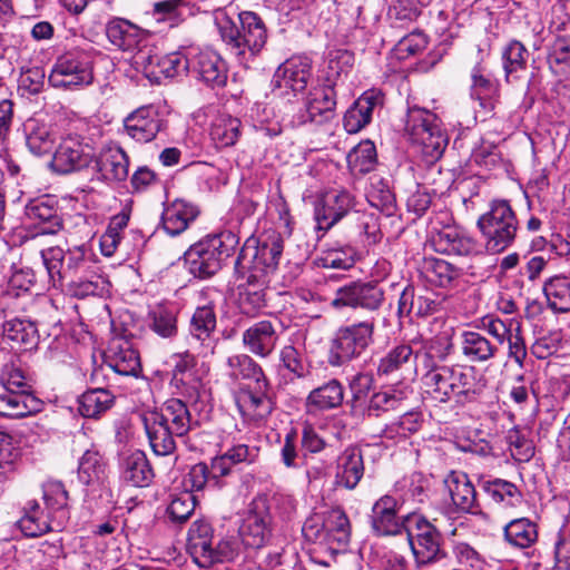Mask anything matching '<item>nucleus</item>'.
Masks as SVG:
<instances>
[{"label":"nucleus","instance_id":"nucleus-18","mask_svg":"<svg viewBox=\"0 0 570 570\" xmlns=\"http://www.w3.org/2000/svg\"><path fill=\"white\" fill-rule=\"evenodd\" d=\"M336 92L332 85L314 87L305 98L304 107L296 115L297 125H322L334 118Z\"/></svg>","mask_w":570,"mask_h":570},{"label":"nucleus","instance_id":"nucleus-60","mask_svg":"<svg viewBox=\"0 0 570 570\" xmlns=\"http://www.w3.org/2000/svg\"><path fill=\"white\" fill-rule=\"evenodd\" d=\"M476 327L488 333L494 344H499V348L505 344L509 334L514 330L513 321H503L494 314H487L479 318Z\"/></svg>","mask_w":570,"mask_h":570},{"label":"nucleus","instance_id":"nucleus-62","mask_svg":"<svg viewBox=\"0 0 570 570\" xmlns=\"http://www.w3.org/2000/svg\"><path fill=\"white\" fill-rule=\"evenodd\" d=\"M157 49L148 43V37L141 46H137L131 56V63L137 71L142 72L149 80L157 79V66L150 67V61L156 59Z\"/></svg>","mask_w":570,"mask_h":570},{"label":"nucleus","instance_id":"nucleus-8","mask_svg":"<svg viewBox=\"0 0 570 570\" xmlns=\"http://www.w3.org/2000/svg\"><path fill=\"white\" fill-rule=\"evenodd\" d=\"M304 538L325 547L332 552L344 550L351 538V523L341 508L307 518L302 527Z\"/></svg>","mask_w":570,"mask_h":570},{"label":"nucleus","instance_id":"nucleus-45","mask_svg":"<svg viewBox=\"0 0 570 570\" xmlns=\"http://www.w3.org/2000/svg\"><path fill=\"white\" fill-rule=\"evenodd\" d=\"M99 269L100 268L96 266L68 281L67 288L69 294L77 298L104 294L107 289L108 282L100 274Z\"/></svg>","mask_w":570,"mask_h":570},{"label":"nucleus","instance_id":"nucleus-61","mask_svg":"<svg viewBox=\"0 0 570 570\" xmlns=\"http://www.w3.org/2000/svg\"><path fill=\"white\" fill-rule=\"evenodd\" d=\"M413 356V350L409 344H400L391 348L381 360L377 366L379 375H389L402 367Z\"/></svg>","mask_w":570,"mask_h":570},{"label":"nucleus","instance_id":"nucleus-57","mask_svg":"<svg viewBox=\"0 0 570 570\" xmlns=\"http://www.w3.org/2000/svg\"><path fill=\"white\" fill-rule=\"evenodd\" d=\"M189 67L190 58L185 57L180 52H171L161 56L160 59L157 60V79H154V81L159 83L163 78L171 79L184 75L189 70Z\"/></svg>","mask_w":570,"mask_h":570},{"label":"nucleus","instance_id":"nucleus-20","mask_svg":"<svg viewBox=\"0 0 570 570\" xmlns=\"http://www.w3.org/2000/svg\"><path fill=\"white\" fill-rule=\"evenodd\" d=\"M165 128L166 120L154 105L137 108L124 120L125 132L140 144L154 140Z\"/></svg>","mask_w":570,"mask_h":570},{"label":"nucleus","instance_id":"nucleus-11","mask_svg":"<svg viewBox=\"0 0 570 570\" xmlns=\"http://www.w3.org/2000/svg\"><path fill=\"white\" fill-rule=\"evenodd\" d=\"M374 328L373 318L341 326L332 340L328 363L341 366L358 357L372 344Z\"/></svg>","mask_w":570,"mask_h":570},{"label":"nucleus","instance_id":"nucleus-33","mask_svg":"<svg viewBox=\"0 0 570 570\" xmlns=\"http://www.w3.org/2000/svg\"><path fill=\"white\" fill-rule=\"evenodd\" d=\"M109 42L118 49L127 52L135 51L141 46L148 35L138 26L122 18H112L105 28Z\"/></svg>","mask_w":570,"mask_h":570},{"label":"nucleus","instance_id":"nucleus-49","mask_svg":"<svg viewBox=\"0 0 570 570\" xmlns=\"http://www.w3.org/2000/svg\"><path fill=\"white\" fill-rule=\"evenodd\" d=\"M504 538L513 547L529 548L538 540L537 523L528 518L511 520L504 527Z\"/></svg>","mask_w":570,"mask_h":570},{"label":"nucleus","instance_id":"nucleus-12","mask_svg":"<svg viewBox=\"0 0 570 570\" xmlns=\"http://www.w3.org/2000/svg\"><path fill=\"white\" fill-rule=\"evenodd\" d=\"M405 531L417 566L432 564L445 558L441 533L424 517L416 513L406 515Z\"/></svg>","mask_w":570,"mask_h":570},{"label":"nucleus","instance_id":"nucleus-39","mask_svg":"<svg viewBox=\"0 0 570 570\" xmlns=\"http://www.w3.org/2000/svg\"><path fill=\"white\" fill-rule=\"evenodd\" d=\"M412 391L409 387L389 386L371 395L365 413L371 417H380L390 411L400 410Z\"/></svg>","mask_w":570,"mask_h":570},{"label":"nucleus","instance_id":"nucleus-15","mask_svg":"<svg viewBox=\"0 0 570 570\" xmlns=\"http://www.w3.org/2000/svg\"><path fill=\"white\" fill-rule=\"evenodd\" d=\"M92 79L89 63L75 53L59 57L48 77L52 87L66 90H76L88 86Z\"/></svg>","mask_w":570,"mask_h":570},{"label":"nucleus","instance_id":"nucleus-10","mask_svg":"<svg viewBox=\"0 0 570 570\" xmlns=\"http://www.w3.org/2000/svg\"><path fill=\"white\" fill-rule=\"evenodd\" d=\"M488 252L501 253L514 240L518 230L515 214L507 200H493L478 219Z\"/></svg>","mask_w":570,"mask_h":570},{"label":"nucleus","instance_id":"nucleus-56","mask_svg":"<svg viewBox=\"0 0 570 570\" xmlns=\"http://www.w3.org/2000/svg\"><path fill=\"white\" fill-rule=\"evenodd\" d=\"M347 164L354 174H367L376 165V149L372 141L365 140L347 155Z\"/></svg>","mask_w":570,"mask_h":570},{"label":"nucleus","instance_id":"nucleus-22","mask_svg":"<svg viewBox=\"0 0 570 570\" xmlns=\"http://www.w3.org/2000/svg\"><path fill=\"white\" fill-rule=\"evenodd\" d=\"M271 515L264 503H256L249 509L239 527V537L244 546L259 549L272 537Z\"/></svg>","mask_w":570,"mask_h":570},{"label":"nucleus","instance_id":"nucleus-42","mask_svg":"<svg viewBox=\"0 0 570 570\" xmlns=\"http://www.w3.org/2000/svg\"><path fill=\"white\" fill-rule=\"evenodd\" d=\"M548 307L554 313L570 312V275L549 277L543 284Z\"/></svg>","mask_w":570,"mask_h":570},{"label":"nucleus","instance_id":"nucleus-5","mask_svg":"<svg viewBox=\"0 0 570 570\" xmlns=\"http://www.w3.org/2000/svg\"><path fill=\"white\" fill-rule=\"evenodd\" d=\"M239 243V237L232 230L208 235L193 244L184 255L189 273L198 278H209L232 256Z\"/></svg>","mask_w":570,"mask_h":570},{"label":"nucleus","instance_id":"nucleus-50","mask_svg":"<svg viewBox=\"0 0 570 570\" xmlns=\"http://www.w3.org/2000/svg\"><path fill=\"white\" fill-rule=\"evenodd\" d=\"M43 500L49 514L58 519L61 525L69 519L68 513V493L63 484L59 481H49L43 485Z\"/></svg>","mask_w":570,"mask_h":570},{"label":"nucleus","instance_id":"nucleus-40","mask_svg":"<svg viewBox=\"0 0 570 570\" xmlns=\"http://www.w3.org/2000/svg\"><path fill=\"white\" fill-rule=\"evenodd\" d=\"M481 488L491 502L502 510L517 508L523 501L522 492L508 480H487L482 482Z\"/></svg>","mask_w":570,"mask_h":570},{"label":"nucleus","instance_id":"nucleus-28","mask_svg":"<svg viewBox=\"0 0 570 570\" xmlns=\"http://www.w3.org/2000/svg\"><path fill=\"white\" fill-rule=\"evenodd\" d=\"M383 101L384 96L382 91L377 89H370L363 92L346 110L343 118L344 129L348 134L361 131L371 122L374 110L381 108Z\"/></svg>","mask_w":570,"mask_h":570},{"label":"nucleus","instance_id":"nucleus-7","mask_svg":"<svg viewBox=\"0 0 570 570\" xmlns=\"http://www.w3.org/2000/svg\"><path fill=\"white\" fill-rule=\"evenodd\" d=\"M283 238L275 230H265L257 238H248L235 262L237 273L253 271V277L275 271L283 253Z\"/></svg>","mask_w":570,"mask_h":570},{"label":"nucleus","instance_id":"nucleus-24","mask_svg":"<svg viewBox=\"0 0 570 570\" xmlns=\"http://www.w3.org/2000/svg\"><path fill=\"white\" fill-rule=\"evenodd\" d=\"M401 508L399 499L385 494L376 500L371 511V525L379 535H396L405 529L406 517L403 521L397 513Z\"/></svg>","mask_w":570,"mask_h":570},{"label":"nucleus","instance_id":"nucleus-6","mask_svg":"<svg viewBox=\"0 0 570 570\" xmlns=\"http://www.w3.org/2000/svg\"><path fill=\"white\" fill-rule=\"evenodd\" d=\"M404 131L419 147L428 164L440 159L448 146V136L441 129L439 118L428 109L410 107L405 117Z\"/></svg>","mask_w":570,"mask_h":570},{"label":"nucleus","instance_id":"nucleus-14","mask_svg":"<svg viewBox=\"0 0 570 570\" xmlns=\"http://www.w3.org/2000/svg\"><path fill=\"white\" fill-rule=\"evenodd\" d=\"M234 400L242 417L255 425L265 422L274 409L268 382L240 386L234 393Z\"/></svg>","mask_w":570,"mask_h":570},{"label":"nucleus","instance_id":"nucleus-16","mask_svg":"<svg viewBox=\"0 0 570 570\" xmlns=\"http://www.w3.org/2000/svg\"><path fill=\"white\" fill-rule=\"evenodd\" d=\"M384 301L383 289L372 282H351L336 289L331 305L341 309L344 307L377 309Z\"/></svg>","mask_w":570,"mask_h":570},{"label":"nucleus","instance_id":"nucleus-25","mask_svg":"<svg viewBox=\"0 0 570 570\" xmlns=\"http://www.w3.org/2000/svg\"><path fill=\"white\" fill-rule=\"evenodd\" d=\"M189 70L205 85L216 88L227 82V65L214 50H200L190 58Z\"/></svg>","mask_w":570,"mask_h":570},{"label":"nucleus","instance_id":"nucleus-54","mask_svg":"<svg viewBox=\"0 0 570 570\" xmlns=\"http://www.w3.org/2000/svg\"><path fill=\"white\" fill-rule=\"evenodd\" d=\"M230 375L250 380L249 383L268 382L261 365L247 354L233 355L227 358Z\"/></svg>","mask_w":570,"mask_h":570},{"label":"nucleus","instance_id":"nucleus-9","mask_svg":"<svg viewBox=\"0 0 570 570\" xmlns=\"http://www.w3.org/2000/svg\"><path fill=\"white\" fill-rule=\"evenodd\" d=\"M40 256L55 287H62L65 282L97 266L88 255L86 245L73 246L67 250L60 246H51L41 249Z\"/></svg>","mask_w":570,"mask_h":570},{"label":"nucleus","instance_id":"nucleus-31","mask_svg":"<svg viewBox=\"0 0 570 570\" xmlns=\"http://www.w3.org/2000/svg\"><path fill=\"white\" fill-rule=\"evenodd\" d=\"M460 351L470 363L483 364L492 361L500 353L499 344L476 331L465 330L460 334Z\"/></svg>","mask_w":570,"mask_h":570},{"label":"nucleus","instance_id":"nucleus-52","mask_svg":"<svg viewBox=\"0 0 570 570\" xmlns=\"http://www.w3.org/2000/svg\"><path fill=\"white\" fill-rule=\"evenodd\" d=\"M23 510L24 514L18 521V525L26 537H39L52 529L48 519L41 515L38 502L29 501Z\"/></svg>","mask_w":570,"mask_h":570},{"label":"nucleus","instance_id":"nucleus-37","mask_svg":"<svg viewBox=\"0 0 570 570\" xmlns=\"http://www.w3.org/2000/svg\"><path fill=\"white\" fill-rule=\"evenodd\" d=\"M198 209L193 204L176 199L165 207L161 223L168 235L176 236L186 230L189 224L198 216Z\"/></svg>","mask_w":570,"mask_h":570},{"label":"nucleus","instance_id":"nucleus-30","mask_svg":"<svg viewBox=\"0 0 570 570\" xmlns=\"http://www.w3.org/2000/svg\"><path fill=\"white\" fill-rule=\"evenodd\" d=\"M92 168L100 179L122 181L129 173V158L122 148L107 147L97 157L94 156Z\"/></svg>","mask_w":570,"mask_h":570},{"label":"nucleus","instance_id":"nucleus-59","mask_svg":"<svg viewBox=\"0 0 570 570\" xmlns=\"http://www.w3.org/2000/svg\"><path fill=\"white\" fill-rule=\"evenodd\" d=\"M529 52L524 45L518 40H511L502 51L503 68L507 77L525 70Z\"/></svg>","mask_w":570,"mask_h":570},{"label":"nucleus","instance_id":"nucleus-64","mask_svg":"<svg viewBox=\"0 0 570 570\" xmlns=\"http://www.w3.org/2000/svg\"><path fill=\"white\" fill-rule=\"evenodd\" d=\"M195 510V498L189 491L173 497L167 513L171 521L185 522Z\"/></svg>","mask_w":570,"mask_h":570},{"label":"nucleus","instance_id":"nucleus-58","mask_svg":"<svg viewBox=\"0 0 570 570\" xmlns=\"http://www.w3.org/2000/svg\"><path fill=\"white\" fill-rule=\"evenodd\" d=\"M148 327L163 338H170L178 332L175 312L157 307L148 314Z\"/></svg>","mask_w":570,"mask_h":570},{"label":"nucleus","instance_id":"nucleus-48","mask_svg":"<svg viewBox=\"0 0 570 570\" xmlns=\"http://www.w3.org/2000/svg\"><path fill=\"white\" fill-rule=\"evenodd\" d=\"M366 198L372 207L384 213L386 216L394 214L396 200L389 179L373 175L370 178Z\"/></svg>","mask_w":570,"mask_h":570},{"label":"nucleus","instance_id":"nucleus-34","mask_svg":"<svg viewBox=\"0 0 570 570\" xmlns=\"http://www.w3.org/2000/svg\"><path fill=\"white\" fill-rule=\"evenodd\" d=\"M120 476L132 487L145 488L153 482L155 474L146 454L135 450L122 455Z\"/></svg>","mask_w":570,"mask_h":570},{"label":"nucleus","instance_id":"nucleus-3","mask_svg":"<svg viewBox=\"0 0 570 570\" xmlns=\"http://www.w3.org/2000/svg\"><path fill=\"white\" fill-rule=\"evenodd\" d=\"M240 28L232 16L222 8L214 11V23L222 40L237 57L246 59L256 56L267 41V29L262 18L253 11L238 13Z\"/></svg>","mask_w":570,"mask_h":570},{"label":"nucleus","instance_id":"nucleus-21","mask_svg":"<svg viewBox=\"0 0 570 570\" xmlns=\"http://www.w3.org/2000/svg\"><path fill=\"white\" fill-rule=\"evenodd\" d=\"M24 213L37 229L36 236L55 235L62 228L58 203L49 195L31 199L26 205Z\"/></svg>","mask_w":570,"mask_h":570},{"label":"nucleus","instance_id":"nucleus-29","mask_svg":"<svg viewBox=\"0 0 570 570\" xmlns=\"http://www.w3.org/2000/svg\"><path fill=\"white\" fill-rule=\"evenodd\" d=\"M445 485L456 512L470 514L481 512L475 488L466 473L451 472L445 479Z\"/></svg>","mask_w":570,"mask_h":570},{"label":"nucleus","instance_id":"nucleus-53","mask_svg":"<svg viewBox=\"0 0 570 570\" xmlns=\"http://www.w3.org/2000/svg\"><path fill=\"white\" fill-rule=\"evenodd\" d=\"M429 482L421 473H413L404 476L394 485V491L399 493L402 502L413 501L422 503L428 498Z\"/></svg>","mask_w":570,"mask_h":570},{"label":"nucleus","instance_id":"nucleus-23","mask_svg":"<svg viewBox=\"0 0 570 570\" xmlns=\"http://www.w3.org/2000/svg\"><path fill=\"white\" fill-rule=\"evenodd\" d=\"M278 322L263 320L252 324L243 332L244 347L258 357H268L275 350L279 340Z\"/></svg>","mask_w":570,"mask_h":570},{"label":"nucleus","instance_id":"nucleus-1","mask_svg":"<svg viewBox=\"0 0 570 570\" xmlns=\"http://www.w3.org/2000/svg\"><path fill=\"white\" fill-rule=\"evenodd\" d=\"M140 420L154 453L164 456L174 453L175 438L185 436L193 426L191 414L179 399H169L159 409L144 411Z\"/></svg>","mask_w":570,"mask_h":570},{"label":"nucleus","instance_id":"nucleus-63","mask_svg":"<svg viewBox=\"0 0 570 570\" xmlns=\"http://www.w3.org/2000/svg\"><path fill=\"white\" fill-rule=\"evenodd\" d=\"M420 6L411 0H396L393 7L390 8L389 17L392 21V27L403 28L409 23L415 21L421 14Z\"/></svg>","mask_w":570,"mask_h":570},{"label":"nucleus","instance_id":"nucleus-38","mask_svg":"<svg viewBox=\"0 0 570 570\" xmlns=\"http://www.w3.org/2000/svg\"><path fill=\"white\" fill-rule=\"evenodd\" d=\"M78 479L92 489H104L108 484L107 463L95 450H87L79 461Z\"/></svg>","mask_w":570,"mask_h":570},{"label":"nucleus","instance_id":"nucleus-13","mask_svg":"<svg viewBox=\"0 0 570 570\" xmlns=\"http://www.w3.org/2000/svg\"><path fill=\"white\" fill-rule=\"evenodd\" d=\"M313 77V63L307 56H293L275 70L272 91L277 97L303 92Z\"/></svg>","mask_w":570,"mask_h":570},{"label":"nucleus","instance_id":"nucleus-36","mask_svg":"<svg viewBox=\"0 0 570 570\" xmlns=\"http://www.w3.org/2000/svg\"><path fill=\"white\" fill-rule=\"evenodd\" d=\"M454 345L452 338L446 335H436L425 341L415 357L421 361L424 371L449 366L445 361L452 355Z\"/></svg>","mask_w":570,"mask_h":570},{"label":"nucleus","instance_id":"nucleus-27","mask_svg":"<svg viewBox=\"0 0 570 570\" xmlns=\"http://www.w3.org/2000/svg\"><path fill=\"white\" fill-rule=\"evenodd\" d=\"M365 471L364 458L358 446H347L336 459L334 485L348 491L356 489Z\"/></svg>","mask_w":570,"mask_h":570},{"label":"nucleus","instance_id":"nucleus-41","mask_svg":"<svg viewBox=\"0 0 570 570\" xmlns=\"http://www.w3.org/2000/svg\"><path fill=\"white\" fill-rule=\"evenodd\" d=\"M344 400L342 384L333 379L327 383L312 390L306 397L308 412L327 411L338 407Z\"/></svg>","mask_w":570,"mask_h":570},{"label":"nucleus","instance_id":"nucleus-43","mask_svg":"<svg viewBox=\"0 0 570 570\" xmlns=\"http://www.w3.org/2000/svg\"><path fill=\"white\" fill-rule=\"evenodd\" d=\"M240 119L230 115L217 116L210 127V139L218 149L234 146L242 136Z\"/></svg>","mask_w":570,"mask_h":570},{"label":"nucleus","instance_id":"nucleus-26","mask_svg":"<svg viewBox=\"0 0 570 570\" xmlns=\"http://www.w3.org/2000/svg\"><path fill=\"white\" fill-rule=\"evenodd\" d=\"M216 328V314L212 304L198 306L189 323L187 343L197 353H207L213 348L212 335Z\"/></svg>","mask_w":570,"mask_h":570},{"label":"nucleus","instance_id":"nucleus-47","mask_svg":"<svg viewBox=\"0 0 570 570\" xmlns=\"http://www.w3.org/2000/svg\"><path fill=\"white\" fill-rule=\"evenodd\" d=\"M24 132L27 147L33 155L41 156L51 153L56 135L50 126L36 119H29L24 124Z\"/></svg>","mask_w":570,"mask_h":570},{"label":"nucleus","instance_id":"nucleus-44","mask_svg":"<svg viewBox=\"0 0 570 570\" xmlns=\"http://www.w3.org/2000/svg\"><path fill=\"white\" fill-rule=\"evenodd\" d=\"M3 336L24 351L38 345L39 333L36 324L29 320L12 318L2 325Z\"/></svg>","mask_w":570,"mask_h":570},{"label":"nucleus","instance_id":"nucleus-2","mask_svg":"<svg viewBox=\"0 0 570 570\" xmlns=\"http://www.w3.org/2000/svg\"><path fill=\"white\" fill-rule=\"evenodd\" d=\"M422 384L425 397L434 403L473 402L481 393L475 383L474 368L462 364H451L424 371Z\"/></svg>","mask_w":570,"mask_h":570},{"label":"nucleus","instance_id":"nucleus-17","mask_svg":"<svg viewBox=\"0 0 570 570\" xmlns=\"http://www.w3.org/2000/svg\"><path fill=\"white\" fill-rule=\"evenodd\" d=\"M94 148L78 136H67L58 145L51 168L58 174H70L92 166Z\"/></svg>","mask_w":570,"mask_h":570},{"label":"nucleus","instance_id":"nucleus-46","mask_svg":"<svg viewBox=\"0 0 570 570\" xmlns=\"http://www.w3.org/2000/svg\"><path fill=\"white\" fill-rule=\"evenodd\" d=\"M115 396L106 389H91L78 397V411L87 419H99L111 409Z\"/></svg>","mask_w":570,"mask_h":570},{"label":"nucleus","instance_id":"nucleus-51","mask_svg":"<svg viewBox=\"0 0 570 570\" xmlns=\"http://www.w3.org/2000/svg\"><path fill=\"white\" fill-rule=\"evenodd\" d=\"M35 402V399L28 393L7 391L0 394V415L23 417L36 410Z\"/></svg>","mask_w":570,"mask_h":570},{"label":"nucleus","instance_id":"nucleus-19","mask_svg":"<svg viewBox=\"0 0 570 570\" xmlns=\"http://www.w3.org/2000/svg\"><path fill=\"white\" fill-rule=\"evenodd\" d=\"M354 207V196L344 188L326 190L314 209L317 230L327 232Z\"/></svg>","mask_w":570,"mask_h":570},{"label":"nucleus","instance_id":"nucleus-55","mask_svg":"<svg viewBox=\"0 0 570 570\" xmlns=\"http://www.w3.org/2000/svg\"><path fill=\"white\" fill-rule=\"evenodd\" d=\"M129 214L121 212L111 217L106 232L100 237V249L102 255L110 257L117 250L122 233L128 226Z\"/></svg>","mask_w":570,"mask_h":570},{"label":"nucleus","instance_id":"nucleus-32","mask_svg":"<svg viewBox=\"0 0 570 570\" xmlns=\"http://www.w3.org/2000/svg\"><path fill=\"white\" fill-rule=\"evenodd\" d=\"M420 275L432 286L451 288L458 285L463 271L445 259L425 257L420 267Z\"/></svg>","mask_w":570,"mask_h":570},{"label":"nucleus","instance_id":"nucleus-35","mask_svg":"<svg viewBox=\"0 0 570 570\" xmlns=\"http://www.w3.org/2000/svg\"><path fill=\"white\" fill-rule=\"evenodd\" d=\"M432 245L436 252L448 255H468L474 248L472 239L455 225H445L435 230Z\"/></svg>","mask_w":570,"mask_h":570},{"label":"nucleus","instance_id":"nucleus-4","mask_svg":"<svg viewBox=\"0 0 570 570\" xmlns=\"http://www.w3.org/2000/svg\"><path fill=\"white\" fill-rule=\"evenodd\" d=\"M187 551L200 568H210L216 563L234 561L240 553L237 538H218L212 524L196 520L188 530Z\"/></svg>","mask_w":570,"mask_h":570}]
</instances>
